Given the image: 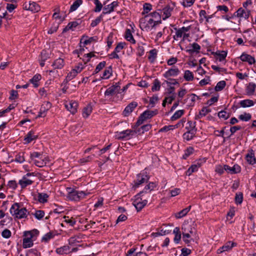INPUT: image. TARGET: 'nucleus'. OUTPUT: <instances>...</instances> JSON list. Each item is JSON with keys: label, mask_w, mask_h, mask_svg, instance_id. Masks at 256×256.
<instances>
[{"label": "nucleus", "mask_w": 256, "mask_h": 256, "mask_svg": "<svg viewBox=\"0 0 256 256\" xmlns=\"http://www.w3.org/2000/svg\"><path fill=\"white\" fill-rule=\"evenodd\" d=\"M182 240L186 244H189L194 240L192 237L196 235V229L194 222H184L182 226Z\"/></svg>", "instance_id": "obj_1"}, {"label": "nucleus", "mask_w": 256, "mask_h": 256, "mask_svg": "<svg viewBox=\"0 0 256 256\" xmlns=\"http://www.w3.org/2000/svg\"><path fill=\"white\" fill-rule=\"evenodd\" d=\"M10 214L18 219L26 218L29 214L26 208L21 202H15L11 206L10 210Z\"/></svg>", "instance_id": "obj_2"}, {"label": "nucleus", "mask_w": 256, "mask_h": 256, "mask_svg": "<svg viewBox=\"0 0 256 256\" xmlns=\"http://www.w3.org/2000/svg\"><path fill=\"white\" fill-rule=\"evenodd\" d=\"M38 231L34 230L32 231H27L24 232V238L23 239L22 246L24 248H30L33 246L32 238L34 235L37 234Z\"/></svg>", "instance_id": "obj_3"}, {"label": "nucleus", "mask_w": 256, "mask_h": 256, "mask_svg": "<svg viewBox=\"0 0 256 256\" xmlns=\"http://www.w3.org/2000/svg\"><path fill=\"white\" fill-rule=\"evenodd\" d=\"M67 198L71 200H78L84 197L86 194L82 191H78L72 188H66Z\"/></svg>", "instance_id": "obj_4"}, {"label": "nucleus", "mask_w": 256, "mask_h": 256, "mask_svg": "<svg viewBox=\"0 0 256 256\" xmlns=\"http://www.w3.org/2000/svg\"><path fill=\"white\" fill-rule=\"evenodd\" d=\"M136 133L135 130H126L122 132H115V137L118 140H130Z\"/></svg>", "instance_id": "obj_5"}, {"label": "nucleus", "mask_w": 256, "mask_h": 256, "mask_svg": "<svg viewBox=\"0 0 256 256\" xmlns=\"http://www.w3.org/2000/svg\"><path fill=\"white\" fill-rule=\"evenodd\" d=\"M157 114V110H147L144 111L142 114L139 116L138 120L136 122V125L138 126L142 124L147 119L150 118L154 116Z\"/></svg>", "instance_id": "obj_6"}, {"label": "nucleus", "mask_w": 256, "mask_h": 256, "mask_svg": "<svg viewBox=\"0 0 256 256\" xmlns=\"http://www.w3.org/2000/svg\"><path fill=\"white\" fill-rule=\"evenodd\" d=\"M144 192H141L140 194L135 196V198L132 204L136 209L138 212L140 211L142 209L146 204L148 200H142L140 198V195L143 193Z\"/></svg>", "instance_id": "obj_7"}, {"label": "nucleus", "mask_w": 256, "mask_h": 256, "mask_svg": "<svg viewBox=\"0 0 256 256\" xmlns=\"http://www.w3.org/2000/svg\"><path fill=\"white\" fill-rule=\"evenodd\" d=\"M149 180V177L146 174H140L137 175L136 179L134 180V186L138 187L142 184L147 182Z\"/></svg>", "instance_id": "obj_8"}, {"label": "nucleus", "mask_w": 256, "mask_h": 256, "mask_svg": "<svg viewBox=\"0 0 256 256\" xmlns=\"http://www.w3.org/2000/svg\"><path fill=\"white\" fill-rule=\"evenodd\" d=\"M190 29V26H183L180 28H175L176 34L173 36V38L175 40H178L179 38L183 36L184 34L188 32Z\"/></svg>", "instance_id": "obj_9"}, {"label": "nucleus", "mask_w": 256, "mask_h": 256, "mask_svg": "<svg viewBox=\"0 0 256 256\" xmlns=\"http://www.w3.org/2000/svg\"><path fill=\"white\" fill-rule=\"evenodd\" d=\"M180 74V70L176 66H173L172 68H170L166 72L163 74V76L166 78L170 76H176Z\"/></svg>", "instance_id": "obj_10"}, {"label": "nucleus", "mask_w": 256, "mask_h": 256, "mask_svg": "<svg viewBox=\"0 0 256 256\" xmlns=\"http://www.w3.org/2000/svg\"><path fill=\"white\" fill-rule=\"evenodd\" d=\"M65 108L68 110L70 111L72 114H74L77 112L78 104L75 101H70L66 102L64 104Z\"/></svg>", "instance_id": "obj_11"}, {"label": "nucleus", "mask_w": 256, "mask_h": 256, "mask_svg": "<svg viewBox=\"0 0 256 256\" xmlns=\"http://www.w3.org/2000/svg\"><path fill=\"white\" fill-rule=\"evenodd\" d=\"M52 104L50 102H46L40 108L37 118L44 117L46 116L47 111L51 108Z\"/></svg>", "instance_id": "obj_12"}, {"label": "nucleus", "mask_w": 256, "mask_h": 256, "mask_svg": "<svg viewBox=\"0 0 256 256\" xmlns=\"http://www.w3.org/2000/svg\"><path fill=\"white\" fill-rule=\"evenodd\" d=\"M250 11L248 10H245L242 8H240L234 12V16H238L240 18H244V19H248L250 15Z\"/></svg>", "instance_id": "obj_13"}, {"label": "nucleus", "mask_w": 256, "mask_h": 256, "mask_svg": "<svg viewBox=\"0 0 256 256\" xmlns=\"http://www.w3.org/2000/svg\"><path fill=\"white\" fill-rule=\"evenodd\" d=\"M138 106V104L136 102H132L128 104L124 108L123 112V114L125 116H128Z\"/></svg>", "instance_id": "obj_14"}, {"label": "nucleus", "mask_w": 256, "mask_h": 256, "mask_svg": "<svg viewBox=\"0 0 256 256\" xmlns=\"http://www.w3.org/2000/svg\"><path fill=\"white\" fill-rule=\"evenodd\" d=\"M24 8L34 12H38L40 10V6L35 2H30L28 4L26 3L24 4Z\"/></svg>", "instance_id": "obj_15"}, {"label": "nucleus", "mask_w": 256, "mask_h": 256, "mask_svg": "<svg viewBox=\"0 0 256 256\" xmlns=\"http://www.w3.org/2000/svg\"><path fill=\"white\" fill-rule=\"evenodd\" d=\"M224 170L232 174H237L240 172V167L238 164H234L232 167H230L228 165H224Z\"/></svg>", "instance_id": "obj_16"}, {"label": "nucleus", "mask_w": 256, "mask_h": 256, "mask_svg": "<svg viewBox=\"0 0 256 256\" xmlns=\"http://www.w3.org/2000/svg\"><path fill=\"white\" fill-rule=\"evenodd\" d=\"M240 58L242 61L248 62L250 64H252L256 62V60L254 57L244 52L240 56Z\"/></svg>", "instance_id": "obj_17"}, {"label": "nucleus", "mask_w": 256, "mask_h": 256, "mask_svg": "<svg viewBox=\"0 0 256 256\" xmlns=\"http://www.w3.org/2000/svg\"><path fill=\"white\" fill-rule=\"evenodd\" d=\"M118 6V2L114 1L112 2L110 4L104 6L103 8V12L102 14H110L113 12L114 8Z\"/></svg>", "instance_id": "obj_18"}, {"label": "nucleus", "mask_w": 256, "mask_h": 256, "mask_svg": "<svg viewBox=\"0 0 256 256\" xmlns=\"http://www.w3.org/2000/svg\"><path fill=\"white\" fill-rule=\"evenodd\" d=\"M246 158L248 162L250 164H254L256 162V159L254 156V152L252 150H250L246 154Z\"/></svg>", "instance_id": "obj_19"}, {"label": "nucleus", "mask_w": 256, "mask_h": 256, "mask_svg": "<svg viewBox=\"0 0 256 256\" xmlns=\"http://www.w3.org/2000/svg\"><path fill=\"white\" fill-rule=\"evenodd\" d=\"M236 245L234 242H227L224 246L220 248L218 250V254H221L222 252L228 251L232 249Z\"/></svg>", "instance_id": "obj_20"}, {"label": "nucleus", "mask_w": 256, "mask_h": 256, "mask_svg": "<svg viewBox=\"0 0 256 256\" xmlns=\"http://www.w3.org/2000/svg\"><path fill=\"white\" fill-rule=\"evenodd\" d=\"M172 10L173 8H170V6H166L162 9L161 13L162 12L163 14H162L161 16H162L163 20H166V18L170 16Z\"/></svg>", "instance_id": "obj_21"}, {"label": "nucleus", "mask_w": 256, "mask_h": 256, "mask_svg": "<svg viewBox=\"0 0 256 256\" xmlns=\"http://www.w3.org/2000/svg\"><path fill=\"white\" fill-rule=\"evenodd\" d=\"M32 183L33 180L24 176L18 182V184L21 186L22 188H24Z\"/></svg>", "instance_id": "obj_22"}, {"label": "nucleus", "mask_w": 256, "mask_h": 256, "mask_svg": "<svg viewBox=\"0 0 256 256\" xmlns=\"http://www.w3.org/2000/svg\"><path fill=\"white\" fill-rule=\"evenodd\" d=\"M38 138L37 135H35L33 131H30L26 136L24 140L27 144L30 143L33 140H36Z\"/></svg>", "instance_id": "obj_23"}, {"label": "nucleus", "mask_w": 256, "mask_h": 256, "mask_svg": "<svg viewBox=\"0 0 256 256\" xmlns=\"http://www.w3.org/2000/svg\"><path fill=\"white\" fill-rule=\"evenodd\" d=\"M64 64V60L61 58L56 59L53 62L52 66L54 69H61L62 68Z\"/></svg>", "instance_id": "obj_24"}, {"label": "nucleus", "mask_w": 256, "mask_h": 256, "mask_svg": "<svg viewBox=\"0 0 256 256\" xmlns=\"http://www.w3.org/2000/svg\"><path fill=\"white\" fill-rule=\"evenodd\" d=\"M256 88V84L254 82H250L246 88V94L248 96L253 95Z\"/></svg>", "instance_id": "obj_25"}, {"label": "nucleus", "mask_w": 256, "mask_h": 256, "mask_svg": "<svg viewBox=\"0 0 256 256\" xmlns=\"http://www.w3.org/2000/svg\"><path fill=\"white\" fill-rule=\"evenodd\" d=\"M92 108L90 104H88L82 110V116L84 118H87L92 113Z\"/></svg>", "instance_id": "obj_26"}, {"label": "nucleus", "mask_w": 256, "mask_h": 256, "mask_svg": "<svg viewBox=\"0 0 256 256\" xmlns=\"http://www.w3.org/2000/svg\"><path fill=\"white\" fill-rule=\"evenodd\" d=\"M191 208V206H189L188 207L183 209L182 210H180V212L176 213L175 214V216L177 218H180L185 216L186 215V214L188 213V212L190 210Z\"/></svg>", "instance_id": "obj_27"}, {"label": "nucleus", "mask_w": 256, "mask_h": 256, "mask_svg": "<svg viewBox=\"0 0 256 256\" xmlns=\"http://www.w3.org/2000/svg\"><path fill=\"white\" fill-rule=\"evenodd\" d=\"M254 102L253 100L246 99L240 101V106L242 108L250 107L254 105Z\"/></svg>", "instance_id": "obj_28"}, {"label": "nucleus", "mask_w": 256, "mask_h": 256, "mask_svg": "<svg viewBox=\"0 0 256 256\" xmlns=\"http://www.w3.org/2000/svg\"><path fill=\"white\" fill-rule=\"evenodd\" d=\"M42 78L40 74L34 75L33 78L30 80V82L34 84V87L37 88L38 86V82Z\"/></svg>", "instance_id": "obj_29"}, {"label": "nucleus", "mask_w": 256, "mask_h": 256, "mask_svg": "<svg viewBox=\"0 0 256 256\" xmlns=\"http://www.w3.org/2000/svg\"><path fill=\"white\" fill-rule=\"evenodd\" d=\"M125 38L127 40L130 42L132 44H135L136 42V40L134 39L132 34L131 30L130 29L126 30L125 34Z\"/></svg>", "instance_id": "obj_30"}, {"label": "nucleus", "mask_w": 256, "mask_h": 256, "mask_svg": "<svg viewBox=\"0 0 256 256\" xmlns=\"http://www.w3.org/2000/svg\"><path fill=\"white\" fill-rule=\"evenodd\" d=\"M192 48L186 49V51L190 54H193L194 52H198L200 49V46L197 43H193L192 45Z\"/></svg>", "instance_id": "obj_31"}, {"label": "nucleus", "mask_w": 256, "mask_h": 256, "mask_svg": "<svg viewBox=\"0 0 256 256\" xmlns=\"http://www.w3.org/2000/svg\"><path fill=\"white\" fill-rule=\"evenodd\" d=\"M48 196L46 193H38V200L40 203H44L48 201Z\"/></svg>", "instance_id": "obj_32"}, {"label": "nucleus", "mask_w": 256, "mask_h": 256, "mask_svg": "<svg viewBox=\"0 0 256 256\" xmlns=\"http://www.w3.org/2000/svg\"><path fill=\"white\" fill-rule=\"evenodd\" d=\"M24 154V152H20L16 154L15 156L14 161L19 163L24 162L25 161Z\"/></svg>", "instance_id": "obj_33"}, {"label": "nucleus", "mask_w": 256, "mask_h": 256, "mask_svg": "<svg viewBox=\"0 0 256 256\" xmlns=\"http://www.w3.org/2000/svg\"><path fill=\"white\" fill-rule=\"evenodd\" d=\"M135 251L136 248H130L128 250L126 254V256H140V255H144V256H147L146 253H142L141 252L135 253Z\"/></svg>", "instance_id": "obj_34"}, {"label": "nucleus", "mask_w": 256, "mask_h": 256, "mask_svg": "<svg viewBox=\"0 0 256 256\" xmlns=\"http://www.w3.org/2000/svg\"><path fill=\"white\" fill-rule=\"evenodd\" d=\"M196 132H194V130H188L186 132H185L184 134V138L186 140H190L194 136Z\"/></svg>", "instance_id": "obj_35"}, {"label": "nucleus", "mask_w": 256, "mask_h": 256, "mask_svg": "<svg viewBox=\"0 0 256 256\" xmlns=\"http://www.w3.org/2000/svg\"><path fill=\"white\" fill-rule=\"evenodd\" d=\"M56 252L60 254H68L70 252V248L68 246H65L62 247H60L58 248L56 250Z\"/></svg>", "instance_id": "obj_36"}, {"label": "nucleus", "mask_w": 256, "mask_h": 256, "mask_svg": "<svg viewBox=\"0 0 256 256\" xmlns=\"http://www.w3.org/2000/svg\"><path fill=\"white\" fill-rule=\"evenodd\" d=\"M78 24L77 22H69L68 24L63 30V32H66L70 30H73L74 28H76Z\"/></svg>", "instance_id": "obj_37"}, {"label": "nucleus", "mask_w": 256, "mask_h": 256, "mask_svg": "<svg viewBox=\"0 0 256 256\" xmlns=\"http://www.w3.org/2000/svg\"><path fill=\"white\" fill-rule=\"evenodd\" d=\"M157 56V51L156 49L152 50L150 51V55L148 59L151 62H154Z\"/></svg>", "instance_id": "obj_38"}, {"label": "nucleus", "mask_w": 256, "mask_h": 256, "mask_svg": "<svg viewBox=\"0 0 256 256\" xmlns=\"http://www.w3.org/2000/svg\"><path fill=\"white\" fill-rule=\"evenodd\" d=\"M116 87L114 85L108 88L104 92L105 96H111L117 94L116 91Z\"/></svg>", "instance_id": "obj_39"}, {"label": "nucleus", "mask_w": 256, "mask_h": 256, "mask_svg": "<svg viewBox=\"0 0 256 256\" xmlns=\"http://www.w3.org/2000/svg\"><path fill=\"white\" fill-rule=\"evenodd\" d=\"M210 110L206 108H203L199 112V114L196 116V118L199 119L205 116L207 114L210 112Z\"/></svg>", "instance_id": "obj_40"}, {"label": "nucleus", "mask_w": 256, "mask_h": 256, "mask_svg": "<svg viewBox=\"0 0 256 256\" xmlns=\"http://www.w3.org/2000/svg\"><path fill=\"white\" fill-rule=\"evenodd\" d=\"M82 0H76L74 4L70 6V12H74L76 10L80 4H82Z\"/></svg>", "instance_id": "obj_41"}, {"label": "nucleus", "mask_w": 256, "mask_h": 256, "mask_svg": "<svg viewBox=\"0 0 256 256\" xmlns=\"http://www.w3.org/2000/svg\"><path fill=\"white\" fill-rule=\"evenodd\" d=\"M184 78L186 81H192L194 80V75L190 70H186L184 72Z\"/></svg>", "instance_id": "obj_42"}, {"label": "nucleus", "mask_w": 256, "mask_h": 256, "mask_svg": "<svg viewBox=\"0 0 256 256\" xmlns=\"http://www.w3.org/2000/svg\"><path fill=\"white\" fill-rule=\"evenodd\" d=\"M226 85V82L224 80H221L218 82L214 88V90L216 92L221 91L224 88Z\"/></svg>", "instance_id": "obj_43"}, {"label": "nucleus", "mask_w": 256, "mask_h": 256, "mask_svg": "<svg viewBox=\"0 0 256 256\" xmlns=\"http://www.w3.org/2000/svg\"><path fill=\"white\" fill-rule=\"evenodd\" d=\"M184 114V110H178L176 111L173 116L171 117V120L174 121L180 118Z\"/></svg>", "instance_id": "obj_44"}, {"label": "nucleus", "mask_w": 256, "mask_h": 256, "mask_svg": "<svg viewBox=\"0 0 256 256\" xmlns=\"http://www.w3.org/2000/svg\"><path fill=\"white\" fill-rule=\"evenodd\" d=\"M178 124H176L174 126L172 125H169L167 126H164V127L162 128L160 130V132H166L168 130H172L174 129V128H178Z\"/></svg>", "instance_id": "obj_45"}, {"label": "nucleus", "mask_w": 256, "mask_h": 256, "mask_svg": "<svg viewBox=\"0 0 256 256\" xmlns=\"http://www.w3.org/2000/svg\"><path fill=\"white\" fill-rule=\"evenodd\" d=\"M151 128V125L150 124H146L144 125L140 128H139L137 131H136V132L139 133L140 134H144V132L148 131L150 128Z\"/></svg>", "instance_id": "obj_46"}, {"label": "nucleus", "mask_w": 256, "mask_h": 256, "mask_svg": "<svg viewBox=\"0 0 256 256\" xmlns=\"http://www.w3.org/2000/svg\"><path fill=\"white\" fill-rule=\"evenodd\" d=\"M251 114L249 113L244 112V114L239 116L238 118L244 122H248L251 119Z\"/></svg>", "instance_id": "obj_47"}, {"label": "nucleus", "mask_w": 256, "mask_h": 256, "mask_svg": "<svg viewBox=\"0 0 256 256\" xmlns=\"http://www.w3.org/2000/svg\"><path fill=\"white\" fill-rule=\"evenodd\" d=\"M153 86L152 88V92L159 90L160 88V83L158 79H156L154 81Z\"/></svg>", "instance_id": "obj_48"}, {"label": "nucleus", "mask_w": 256, "mask_h": 256, "mask_svg": "<svg viewBox=\"0 0 256 256\" xmlns=\"http://www.w3.org/2000/svg\"><path fill=\"white\" fill-rule=\"evenodd\" d=\"M196 122H192V121H188V126H186V128L188 130H194V132H196Z\"/></svg>", "instance_id": "obj_49"}, {"label": "nucleus", "mask_w": 256, "mask_h": 256, "mask_svg": "<svg viewBox=\"0 0 256 256\" xmlns=\"http://www.w3.org/2000/svg\"><path fill=\"white\" fill-rule=\"evenodd\" d=\"M143 9L144 11L142 12V14H148L150 11L152 10V6L149 3H145L143 5Z\"/></svg>", "instance_id": "obj_50"}, {"label": "nucleus", "mask_w": 256, "mask_h": 256, "mask_svg": "<svg viewBox=\"0 0 256 256\" xmlns=\"http://www.w3.org/2000/svg\"><path fill=\"white\" fill-rule=\"evenodd\" d=\"M243 200V194L242 192L236 193L235 196V202L237 204H240L242 203Z\"/></svg>", "instance_id": "obj_51"}, {"label": "nucleus", "mask_w": 256, "mask_h": 256, "mask_svg": "<svg viewBox=\"0 0 256 256\" xmlns=\"http://www.w3.org/2000/svg\"><path fill=\"white\" fill-rule=\"evenodd\" d=\"M103 17V14H102L96 18L94 20H92L90 26L92 27H94L96 26L102 20Z\"/></svg>", "instance_id": "obj_52"}, {"label": "nucleus", "mask_w": 256, "mask_h": 256, "mask_svg": "<svg viewBox=\"0 0 256 256\" xmlns=\"http://www.w3.org/2000/svg\"><path fill=\"white\" fill-rule=\"evenodd\" d=\"M112 74V69L109 67L108 69L106 70L103 72L102 78L103 79L108 78Z\"/></svg>", "instance_id": "obj_53"}, {"label": "nucleus", "mask_w": 256, "mask_h": 256, "mask_svg": "<svg viewBox=\"0 0 256 256\" xmlns=\"http://www.w3.org/2000/svg\"><path fill=\"white\" fill-rule=\"evenodd\" d=\"M94 3L96 4V8L94 9L95 12H100L102 8V5L99 0H94Z\"/></svg>", "instance_id": "obj_54"}, {"label": "nucleus", "mask_w": 256, "mask_h": 256, "mask_svg": "<svg viewBox=\"0 0 256 256\" xmlns=\"http://www.w3.org/2000/svg\"><path fill=\"white\" fill-rule=\"evenodd\" d=\"M156 184L154 182H150L148 185H146L144 190L142 192H146L147 190H150V191L153 190L154 188H156Z\"/></svg>", "instance_id": "obj_55"}, {"label": "nucleus", "mask_w": 256, "mask_h": 256, "mask_svg": "<svg viewBox=\"0 0 256 256\" xmlns=\"http://www.w3.org/2000/svg\"><path fill=\"white\" fill-rule=\"evenodd\" d=\"M77 72L76 70H73L70 72L68 76L66 77V80L67 81H70L73 79L75 76L77 75Z\"/></svg>", "instance_id": "obj_56"}, {"label": "nucleus", "mask_w": 256, "mask_h": 256, "mask_svg": "<svg viewBox=\"0 0 256 256\" xmlns=\"http://www.w3.org/2000/svg\"><path fill=\"white\" fill-rule=\"evenodd\" d=\"M218 116L220 118L226 120L230 117V114L226 111H220L218 113Z\"/></svg>", "instance_id": "obj_57"}, {"label": "nucleus", "mask_w": 256, "mask_h": 256, "mask_svg": "<svg viewBox=\"0 0 256 256\" xmlns=\"http://www.w3.org/2000/svg\"><path fill=\"white\" fill-rule=\"evenodd\" d=\"M227 51L222 50L221 53L220 54H218V56H217L216 58L219 61L222 62L225 60L227 56Z\"/></svg>", "instance_id": "obj_58"}, {"label": "nucleus", "mask_w": 256, "mask_h": 256, "mask_svg": "<svg viewBox=\"0 0 256 256\" xmlns=\"http://www.w3.org/2000/svg\"><path fill=\"white\" fill-rule=\"evenodd\" d=\"M34 216L38 220L42 218L44 216V212L43 210H39L36 211Z\"/></svg>", "instance_id": "obj_59"}, {"label": "nucleus", "mask_w": 256, "mask_h": 256, "mask_svg": "<svg viewBox=\"0 0 256 256\" xmlns=\"http://www.w3.org/2000/svg\"><path fill=\"white\" fill-rule=\"evenodd\" d=\"M106 66V62L103 61L100 62L96 66L94 72L95 73L98 72L101 70H102Z\"/></svg>", "instance_id": "obj_60"}, {"label": "nucleus", "mask_w": 256, "mask_h": 256, "mask_svg": "<svg viewBox=\"0 0 256 256\" xmlns=\"http://www.w3.org/2000/svg\"><path fill=\"white\" fill-rule=\"evenodd\" d=\"M11 232L8 229H5L2 233V236L4 238H8L11 236Z\"/></svg>", "instance_id": "obj_61"}, {"label": "nucleus", "mask_w": 256, "mask_h": 256, "mask_svg": "<svg viewBox=\"0 0 256 256\" xmlns=\"http://www.w3.org/2000/svg\"><path fill=\"white\" fill-rule=\"evenodd\" d=\"M53 237V235L51 232L46 234L42 238V241L47 242Z\"/></svg>", "instance_id": "obj_62"}, {"label": "nucleus", "mask_w": 256, "mask_h": 256, "mask_svg": "<svg viewBox=\"0 0 256 256\" xmlns=\"http://www.w3.org/2000/svg\"><path fill=\"white\" fill-rule=\"evenodd\" d=\"M58 24H59L58 22L56 23L55 24H54V26H52L48 30V33L50 34H52L54 32H56L58 28Z\"/></svg>", "instance_id": "obj_63"}, {"label": "nucleus", "mask_w": 256, "mask_h": 256, "mask_svg": "<svg viewBox=\"0 0 256 256\" xmlns=\"http://www.w3.org/2000/svg\"><path fill=\"white\" fill-rule=\"evenodd\" d=\"M161 15L162 14H160L158 12H154L150 14V16L154 20L160 19L161 18Z\"/></svg>", "instance_id": "obj_64"}]
</instances>
